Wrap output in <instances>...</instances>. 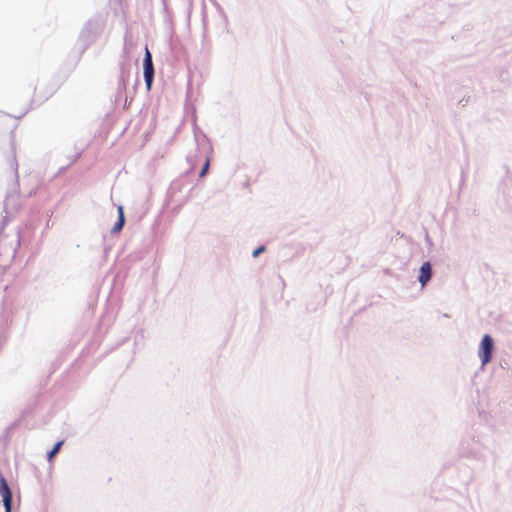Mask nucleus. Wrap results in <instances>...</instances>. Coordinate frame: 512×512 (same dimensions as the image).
<instances>
[{"label": "nucleus", "instance_id": "obj_6", "mask_svg": "<svg viewBox=\"0 0 512 512\" xmlns=\"http://www.w3.org/2000/svg\"><path fill=\"white\" fill-rule=\"evenodd\" d=\"M62 444L63 441H59L54 445L53 449L48 453L49 460H51L59 452Z\"/></svg>", "mask_w": 512, "mask_h": 512}, {"label": "nucleus", "instance_id": "obj_1", "mask_svg": "<svg viewBox=\"0 0 512 512\" xmlns=\"http://www.w3.org/2000/svg\"><path fill=\"white\" fill-rule=\"evenodd\" d=\"M493 347V339L489 334H485L478 349V355L481 359L482 366L488 364L491 361Z\"/></svg>", "mask_w": 512, "mask_h": 512}, {"label": "nucleus", "instance_id": "obj_7", "mask_svg": "<svg viewBox=\"0 0 512 512\" xmlns=\"http://www.w3.org/2000/svg\"><path fill=\"white\" fill-rule=\"evenodd\" d=\"M208 168H209V160L207 159V160H206V162H205V164H204V166H203V168H202V170L200 171V174H199V175H200V177L205 176V174H206V173H207V171H208Z\"/></svg>", "mask_w": 512, "mask_h": 512}, {"label": "nucleus", "instance_id": "obj_5", "mask_svg": "<svg viewBox=\"0 0 512 512\" xmlns=\"http://www.w3.org/2000/svg\"><path fill=\"white\" fill-rule=\"evenodd\" d=\"M118 214H119L118 220L112 228L113 233H119L124 226L125 218H124V211H123L122 206L118 207Z\"/></svg>", "mask_w": 512, "mask_h": 512}, {"label": "nucleus", "instance_id": "obj_3", "mask_svg": "<svg viewBox=\"0 0 512 512\" xmlns=\"http://www.w3.org/2000/svg\"><path fill=\"white\" fill-rule=\"evenodd\" d=\"M0 494L3 497L5 512H11L12 493L7 481L3 476H0Z\"/></svg>", "mask_w": 512, "mask_h": 512}, {"label": "nucleus", "instance_id": "obj_2", "mask_svg": "<svg viewBox=\"0 0 512 512\" xmlns=\"http://www.w3.org/2000/svg\"><path fill=\"white\" fill-rule=\"evenodd\" d=\"M143 66H144V78H145L146 86H147V89L150 90L152 82H153V77H154V68H153L152 56L147 47L145 49V57H144Z\"/></svg>", "mask_w": 512, "mask_h": 512}, {"label": "nucleus", "instance_id": "obj_8", "mask_svg": "<svg viewBox=\"0 0 512 512\" xmlns=\"http://www.w3.org/2000/svg\"><path fill=\"white\" fill-rule=\"evenodd\" d=\"M265 251V247L264 246H260L258 247L256 250L253 251V257H257L260 255V253L264 252Z\"/></svg>", "mask_w": 512, "mask_h": 512}, {"label": "nucleus", "instance_id": "obj_4", "mask_svg": "<svg viewBox=\"0 0 512 512\" xmlns=\"http://www.w3.org/2000/svg\"><path fill=\"white\" fill-rule=\"evenodd\" d=\"M432 269L429 262H424L420 267L419 282L424 287L431 279Z\"/></svg>", "mask_w": 512, "mask_h": 512}]
</instances>
